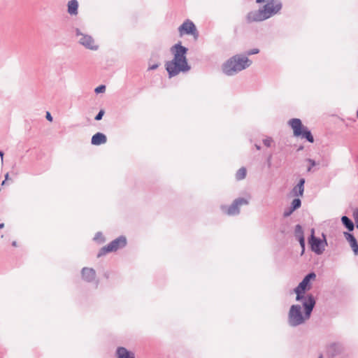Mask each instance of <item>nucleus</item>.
Segmentation results:
<instances>
[{
  "mask_svg": "<svg viewBox=\"0 0 358 358\" xmlns=\"http://www.w3.org/2000/svg\"><path fill=\"white\" fill-rule=\"evenodd\" d=\"M171 52L173 55L172 60L166 63V69L169 77L178 75L180 72H186L190 69L186 58L187 48L181 45V42L173 45Z\"/></svg>",
  "mask_w": 358,
  "mask_h": 358,
  "instance_id": "1",
  "label": "nucleus"
},
{
  "mask_svg": "<svg viewBox=\"0 0 358 358\" xmlns=\"http://www.w3.org/2000/svg\"><path fill=\"white\" fill-rule=\"evenodd\" d=\"M257 3H264V6L257 11L250 12L247 15L248 22L262 21L278 13L282 5L280 0H257Z\"/></svg>",
  "mask_w": 358,
  "mask_h": 358,
  "instance_id": "2",
  "label": "nucleus"
},
{
  "mask_svg": "<svg viewBox=\"0 0 358 358\" xmlns=\"http://www.w3.org/2000/svg\"><path fill=\"white\" fill-rule=\"evenodd\" d=\"M315 300L309 296L308 301L303 303V306L306 309V316L303 317L301 312V307L299 306L293 305L289 313V322L291 325L296 326L304 322L306 319L310 317V313L314 307Z\"/></svg>",
  "mask_w": 358,
  "mask_h": 358,
  "instance_id": "3",
  "label": "nucleus"
},
{
  "mask_svg": "<svg viewBox=\"0 0 358 358\" xmlns=\"http://www.w3.org/2000/svg\"><path fill=\"white\" fill-rule=\"evenodd\" d=\"M251 61L247 57L236 55L229 59L223 66V72L229 76L248 67Z\"/></svg>",
  "mask_w": 358,
  "mask_h": 358,
  "instance_id": "4",
  "label": "nucleus"
},
{
  "mask_svg": "<svg viewBox=\"0 0 358 358\" xmlns=\"http://www.w3.org/2000/svg\"><path fill=\"white\" fill-rule=\"evenodd\" d=\"M289 125L292 129L294 136L306 138L310 143L314 142V138L311 132L302 124L301 120L298 118L291 119L289 121Z\"/></svg>",
  "mask_w": 358,
  "mask_h": 358,
  "instance_id": "5",
  "label": "nucleus"
},
{
  "mask_svg": "<svg viewBox=\"0 0 358 358\" xmlns=\"http://www.w3.org/2000/svg\"><path fill=\"white\" fill-rule=\"evenodd\" d=\"M322 239L317 238L315 236V229L310 230V237L308 239V243L313 252L317 255H321L327 245V242L324 234H322Z\"/></svg>",
  "mask_w": 358,
  "mask_h": 358,
  "instance_id": "6",
  "label": "nucleus"
},
{
  "mask_svg": "<svg viewBox=\"0 0 358 358\" xmlns=\"http://www.w3.org/2000/svg\"><path fill=\"white\" fill-rule=\"evenodd\" d=\"M316 279V275L314 273H310L307 275L299 285L295 288L294 292L296 294V299L299 301L303 299V294L306 291L311 288V282Z\"/></svg>",
  "mask_w": 358,
  "mask_h": 358,
  "instance_id": "7",
  "label": "nucleus"
},
{
  "mask_svg": "<svg viewBox=\"0 0 358 358\" xmlns=\"http://www.w3.org/2000/svg\"><path fill=\"white\" fill-rule=\"evenodd\" d=\"M127 245V238L124 236H120L111 241L107 245L103 247L98 254V257L104 255L108 252H115L124 248Z\"/></svg>",
  "mask_w": 358,
  "mask_h": 358,
  "instance_id": "8",
  "label": "nucleus"
},
{
  "mask_svg": "<svg viewBox=\"0 0 358 358\" xmlns=\"http://www.w3.org/2000/svg\"><path fill=\"white\" fill-rule=\"evenodd\" d=\"M178 32L180 36H182L184 35H192L195 41L199 38V31L194 22L190 20H186L178 27Z\"/></svg>",
  "mask_w": 358,
  "mask_h": 358,
  "instance_id": "9",
  "label": "nucleus"
},
{
  "mask_svg": "<svg viewBox=\"0 0 358 358\" xmlns=\"http://www.w3.org/2000/svg\"><path fill=\"white\" fill-rule=\"evenodd\" d=\"M78 36H80L79 42L85 48L90 50H97L98 45L96 44L94 40L92 38L91 36L83 34L81 33H78Z\"/></svg>",
  "mask_w": 358,
  "mask_h": 358,
  "instance_id": "10",
  "label": "nucleus"
},
{
  "mask_svg": "<svg viewBox=\"0 0 358 358\" xmlns=\"http://www.w3.org/2000/svg\"><path fill=\"white\" fill-rule=\"evenodd\" d=\"M248 202L245 199H238L234 201L231 206L227 209V213L229 215H236L239 213V206L248 204Z\"/></svg>",
  "mask_w": 358,
  "mask_h": 358,
  "instance_id": "11",
  "label": "nucleus"
},
{
  "mask_svg": "<svg viewBox=\"0 0 358 358\" xmlns=\"http://www.w3.org/2000/svg\"><path fill=\"white\" fill-rule=\"evenodd\" d=\"M295 236L299 241L300 245L302 248L301 254H303L305 250V239L302 227L299 224L295 227Z\"/></svg>",
  "mask_w": 358,
  "mask_h": 358,
  "instance_id": "12",
  "label": "nucleus"
},
{
  "mask_svg": "<svg viewBox=\"0 0 358 358\" xmlns=\"http://www.w3.org/2000/svg\"><path fill=\"white\" fill-rule=\"evenodd\" d=\"M305 179L301 178L298 185H296L292 190L291 194L293 196H301L304 190Z\"/></svg>",
  "mask_w": 358,
  "mask_h": 358,
  "instance_id": "13",
  "label": "nucleus"
},
{
  "mask_svg": "<svg viewBox=\"0 0 358 358\" xmlns=\"http://www.w3.org/2000/svg\"><path fill=\"white\" fill-rule=\"evenodd\" d=\"M341 346L336 343H331L326 348L327 357L328 358L333 357L335 355L341 352Z\"/></svg>",
  "mask_w": 358,
  "mask_h": 358,
  "instance_id": "14",
  "label": "nucleus"
},
{
  "mask_svg": "<svg viewBox=\"0 0 358 358\" xmlns=\"http://www.w3.org/2000/svg\"><path fill=\"white\" fill-rule=\"evenodd\" d=\"M106 141H107L106 136L103 134L98 132V133L95 134L92 137L91 142H92V145H99L106 143Z\"/></svg>",
  "mask_w": 358,
  "mask_h": 358,
  "instance_id": "15",
  "label": "nucleus"
},
{
  "mask_svg": "<svg viewBox=\"0 0 358 358\" xmlns=\"http://www.w3.org/2000/svg\"><path fill=\"white\" fill-rule=\"evenodd\" d=\"M82 276L84 280L90 282L95 278L96 272L93 268H84L82 270Z\"/></svg>",
  "mask_w": 358,
  "mask_h": 358,
  "instance_id": "16",
  "label": "nucleus"
},
{
  "mask_svg": "<svg viewBox=\"0 0 358 358\" xmlns=\"http://www.w3.org/2000/svg\"><path fill=\"white\" fill-rule=\"evenodd\" d=\"M78 3L76 0H71L68 3V12L70 15H76L78 13Z\"/></svg>",
  "mask_w": 358,
  "mask_h": 358,
  "instance_id": "17",
  "label": "nucleus"
},
{
  "mask_svg": "<svg viewBox=\"0 0 358 358\" xmlns=\"http://www.w3.org/2000/svg\"><path fill=\"white\" fill-rule=\"evenodd\" d=\"M300 206H301V200L299 198L294 199L292 202V208L289 211H285L284 213V216H285V217L289 216V215L292 214V213L294 210L297 209Z\"/></svg>",
  "mask_w": 358,
  "mask_h": 358,
  "instance_id": "18",
  "label": "nucleus"
},
{
  "mask_svg": "<svg viewBox=\"0 0 358 358\" xmlns=\"http://www.w3.org/2000/svg\"><path fill=\"white\" fill-rule=\"evenodd\" d=\"M117 358H130V352L124 348H119L117 350Z\"/></svg>",
  "mask_w": 358,
  "mask_h": 358,
  "instance_id": "19",
  "label": "nucleus"
},
{
  "mask_svg": "<svg viewBox=\"0 0 358 358\" xmlns=\"http://www.w3.org/2000/svg\"><path fill=\"white\" fill-rule=\"evenodd\" d=\"M343 224L350 231H352L354 229L353 222L346 216H343L341 218Z\"/></svg>",
  "mask_w": 358,
  "mask_h": 358,
  "instance_id": "20",
  "label": "nucleus"
},
{
  "mask_svg": "<svg viewBox=\"0 0 358 358\" xmlns=\"http://www.w3.org/2000/svg\"><path fill=\"white\" fill-rule=\"evenodd\" d=\"M247 175V170L245 168L242 167L240 169H238L236 173V178L238 180H241L244 179L246 177Z\"/></svg>",
  "mask_w": 358,
  "mask_h": 358,
  "instance_id": "21",
  "label": "nucleus"
},
{
  "mask_svg": "<svg viewBox=\"0 0 358 358\" xmlns=\"http://www.w3.org/2000/svg\"><path fill=\"white\" fill-rule=\"evenodd\" d=\"M344 234H345L346 239L348 240V241L350 243V245L352 243H353L356 241L355 238L351 234L345 232Z\"/></svg>",
  "mask_w": 358,
  "mask_h": 358,
  "instance_id": "22",
  "label": "nucleus"
},
{
  "mask_svg": "<svg viewBox=\"0 0 358 358\" xmlns=\"http://www.w3.org/2000/svg\"><path fill=\"white\" fill-rule=\"evenodd\" d=\"M94 240L101 243L104 242V237L101 233H97L94 237Z\"/></svg>",
  "mask_w": 358,
  "mask_h": 358,
  "instance_id": "23",
  "label": "nucleus"
},
{
  "mask_svg": "<svg viewBox=\"0 0 358 358\" xmlns=\"http://www.w3.org/2000/svg\"><path fill=\"white\" fill-rule=\"evenodd\" d=\"M350 246L352 248L355 254L356 255H358V244L357 243V241H355V242L352 243Z\"/></svg>",
  "mask_w": 358,
  "mask_h": 358,
  "instance_id": "24",
  "label": "nucleus"
},
{
  "mask_svg": "<svg viewBox=\"0 0 358 358\" xmlns=\"http://www.w3.org/2000/svg\"><path fill=\"white\" fill-rule=\"evenodd\" d=\"M105 90L106 87L104 85H100L95 89V92L97 94L102 93L105 91Z\"/></svg>",
  "mask_w": 358,
  "mask_h": 358,
  "instance_id": "25",
  "label": "nucleus"
},
{
  "mask_svg": "<svg viewBox=\"0 0 358 358\" xmlns=\"http://www.w3.org/2000/svg\"><path fill=\"white\" fill-rule=\"evenodd\" d=\"M353 216L356 223V227L358 228V210H355L354 211Z\"/></svg>",
  "mask_w": 358,
  "mask_h": 358,
  "instance_id": "26",
  "label": "nucleus"
},
{
  "mask_svg": "<svg viewBox=\"0 0 358 358\" xmlns=\"http://www.w3.org/2000/svg\"><path fill=\"white\" fill-rule=\"evenodd\" d=\"M104 114V110H101L97 115L95 117L96 120H100Z\"/></svg>",
  "mask_w": 358,
  "mask_h": 358,
  "instance_id": "27",
  "label": "nucleus"
},
{
  "mask_svg": "<svg viewBox=\"0 0 358 358\" xmlns=\"http://www.w3.org/2000/svg\"><path fill=\"white\" fill-rule=\"evenodd\" d=\"M272 141L271 139H266L264 141V143L266 146L269 147Z\"/></svg>",
  "mask_w": 358,
  "mask_h": 358,
  "instance_id": "28",
  "label": "nucleus"
},
{
  "mask_svg": "<svg viewBox=\"0 0 358 358\" xmlns=\"http://www.w3.org/2000/svg\"><path fill=\"white\" fill-rule=\"evenodd\" d=\"M259 52V49L255 48L248 52V55L257 54Z\"/></svg>",
  "mask_w": 358,
  "mask_h": 358,
  "instance_id": "29",
  "label": "nucleus"
},
{
  "mask_svg": "<svg viewBox=\"0 0 358 358\" xmlns=\"http://www.w3.org/2000/svg\"><path fill=\"white\" fill-rule=\"evenodd\" d=\"M46 118L47 120H48L50 122H52V117L50 115V113L49 112H47L46 113Z\"/></svg>",
  "mask_w": 358,
  "mask_h": 358,
  "instance_id": "30",
  "label": "nucleus"
},
{
  "mask_svg": "<svg viewBox=\"0 0 358 358\" xmlns=\"http://www.w3.org/2000/svg\"><path fill=\"white\" fill-rule=\"evenodd\" d=\"M157 67H158V64H153L152 66H150L149 69L154 70V69H156Z\"/></svg>",
  "mask_w": 358,
  "mask_h": 358,
  "instance_id": "31",
  "label": "nucleus"
},
{
  "mask_svg": "<svg viewBox=\"0 0 358 358\" xmlns=\"http://www.w3.org/2000/svg\"><path fill=\"white\" fill-rule=\"evenodd\" d=\"M308 161V162H310V164H311V166H315V162H314L313 160H312V159H309Z\"/></svg>",
  "mask_w": 358,
  "mask_h": 358,
  "instance_id": "32",
  "label": "nucleus"
},
{
  "mask_svg": "<svg viewBox=\"0 0 358 358\" xmlns=\"http://www.w3.org/2000/svg\"><path fill=\"white\" fill-rule=\"evenodd\" d=\"M0 156H1V159H3V152H0Z\"/></svg>",
  "mask_w": 358,
  "mask_h": 358,
  "instance_id": "33",
  "label": "nucleus"
},
{
  "mask_svg": "<svg viewBox=\"0 0 358 358\" xmlns=\"http://www.w3.org/2000/svg\"><path fill=\"white\" fill-rule=\"evenodd\" d=\"M3 227V224H0V229Z\"/></svg>",
  "mask_w": 358,
  "mask_h": 358,
  "instance_id": "34",
  "label": "nucleus"
},
{
  "mask_svg": "<svg viewBox=\"0 0 358 358\" xmlns=\"http://www.w3.org/2000/svg\"><path fill=\"white\" fill-rule=\"evenodd\" d=\"M320 358H323V355H321L320 356Z\"/></svg>",
  "mask_w": 358,
  "mask_h": 358,
  "instance_id": "35",
  "label": "nucleus"
},
{
  "mask_svg": "<svg viewBox=\"0 0 358 358\" xmlns=\"http://www.w3.org/2000/svg\"><path fill=\"white\" fill-rule=\"evenodd\" d=\"M357 117H358V111L357 112Z\"/></svg>",
  "mask_w": 358,
  "mask_h": 358,
  "instance_id": "36",
  "label": "nucleus"
},
{
  "mask_svg": "<svg viewBox=\"0 0 358 358\" xmlns=\"http://www.w3.org/2000/svg\"><path fill=\"white\" fill-rule=\"evenodd\" d=\"M130 358H134V357H130Z\"/></svg>",
  "mask_w": 358,
  "mask_h": 358,
  "instance_id": "37",
  "label": "nucleus"
}]
</instances>
